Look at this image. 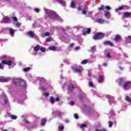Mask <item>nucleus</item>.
Returning <instances> with one entry per match:
<instances>
[{"instance_id": "obj_1", "label": "nucleus", "mask_w": 131, "mask_h": 131, "mask_svg": "<svg viewBox=\"0 0 131 131\" xmlns=\"http://www.w3.org/2000/svg\"><path fill=\"white\" fill-rule=\"evenodd\" d=\"M45 13L47 17H49V18H51L53 20H58V21H61V18L57 14L55 13V12L47 9H45Z\"/></svg>"}, {"instance_id": "obj_2", "label": "nucleus", "mask_w": 131, "mask_h": 131, "mask_svg": "<svg viewBox=\"0 0 131 131\" xmlns=\"http://www.w3.org/2000/svg\"><path fill=\"white\" fill-rule=\"evenodd\" d=\"M14 82L15 85H18V83H20V86H22L23 88H26V83L23 80L20 79H15Z\"/></svg>"}, {"instance_id": "obj_3", "label": "nucleus", "mask_w": 131, "mask_h": 131, "mask_svg": "<svg viewBox=\"0 0 131 131\" xmlns=\"http://www.w3.org/2000/svg\"><path fill=\"white\" fill-rule=\"evenodd\" d=\"M103 37H104V34L102 33H98L93 36V38L95 40L101 39V38H103Z\"/></svg>"}, {"instance_id": "obj_4", "label": "nucleus", "mask_w": 131, "mask_h": 131, "mask_svg": "<svg viewBox=\"0 0 131 131\" xmlns=\"http://www.w3.org/2000/svg\"><path fill=\"white\" fill-rule=\"evenodd\" d=\"M50 101L51 104H55V102H59V101H60V98H59V97H56L55 99H54V97H51Z\"/></svg>"}, {"instance_id": "obj_5", "label": "nucleus", "mask_w": 131, "mask_h": 131, "mask_svg": "<svg viewBox=\"0 0 131 131\" xmlns=\"http://www.w3.org/2000/svg\"><path fill=\"white\" fill-rule=\"evenodd\" d=\"M53 115L56 116V117H59L62 115V114L60 112V111H55L52 113Z\"/></svg>"}, {"instance_id": "obj_6", "label": "nucleus", "mask_w": 131, "mask_h": 131, "mask_svg": "<svg viewBox=\"0 0 131 131\" xmlns=\"http://www.w3.org/2000/svg\"><path fill=\"white\" fill-rule=\"evenodd\" d=\"M10 80V78L8 77H3L0 78L1 82H7V81H9Z\"/></svg>"}, {"instance_id": "obj_7", "label": "nucleus", "mask_w": 131, "mask_h": 131, "mask_svg": "<svg viewBox=\"0 0 131 131\" xmlns=\"http://www.w3.org/2000/svg\"><path fill=\"white\" fill-rule=\"evenodd\" d=\"M2 63L3 64L8 65V66H11L12 65V61L11 60H3Z\"/></svg>"}, {"instance_id": "obj_8", "label": "nucleus", "mask_w": 131, "mask_h": 131, "mask_svg": "<svg viewBox=\"0 0 131 131\" xmlns=\"http://www.w3.org/2000/svg\"><path fill=\"white\" fill-rule=\"evenodd\" d=\"M130 86H131V82H127L124 83V88L125 89H128Z\"/></svg>"}, {"instance_id": "obj_9", "label": "nucleus", "mask_w": 131, "mask_h": 131, "mask_svg": "<svg viewBox=\"0 0 131 131\" xmlns=\"http://www.w3.org/2000/svg\"><path fill=\"white\" fill-rule=\"evenodd\" d=\"M129 17H131V13L125 12L123 15V19H124V18H129Z\"/></svg>"}, {"instance_id": "obj_10", "label": "nucleus", "mask_w": 131, "mask_h": 131, "mask_svg": "<svg viewBox=\"0 0 131 131\" xmlns=\"http://www.w3.org/2000/svg\"><path fill=\"white\" fill-rule=\"evenodd\" d=\"M2 98H3L5 101V104H8V98H7V97L6 96V94L4 93H3L2 95H1Z\"/></svg>"}, {"instance_id": "obj_11", "label": "nucleus", "mask_w": 131, "mask_h": 131, "mask_svg": "<svg viewBox=\"0 0 131 131\" xmlns=\"http://www.w3.org/2000/svg\"><path fill=\"white\" fill-rule=\"evenodd\" d=\"M1 22L2 23H9L10 18L9 17H4Z\"/></svg>"}, {"instance_id": "obj_12", "label": "nucleus", "mask_w": 131, "mask_h": 131, "mask_svg": "<svg viewBox=\"0 0 131 131\" xmlns=\"http://www.w3.org/2000/svg\"><path fill=\"white\" fill-rule=\"evenodd\" d=\"M84 30L85 31L83 32V35H85L86 34H89L90 32H91V29L89 28L85 29Z\"/></svg>"}, {"instance_id": "obj_13", "label": "nucleus", "mask_w": 131, "mask_h": 131, "mask_svg": "<svg viewBox=\"0 0 131 131\" xmlns=\"http://www.w3.org/2000/svg\"><path fill=\"white\" fill-rule=\"evenodd\" d=\"M108 99L110 100V104H111L112 103H114V98L111 96H109Z\"/></svg>"}, {"instance_id": "obj_14", "label": "nucleus", "mask_w": 131, "mask_h": 131, "mask_svg": "<svg viewBox=\"0 0 131 131\" xmlns=\"http://www.w3.org/2000/svg\"><path fill=\"white\" fill-rule=\"evenodd\" d=\"M126 6H122L120 7H119L118 9H116V12H118V11H121V10H124V9H126Z\"/></svg>"}, {"instance_id": "obj_15", "label": "nucleus", "mask_w": 131, "mask_h": 131, "mask_svg": "<svg viewBox=\"0 0 131 131\" xmlns=\"http://www.w3.org/2000/svg\"><path fill=\"white\" fill-rule=\"evenodd\" d=\"M103 81H104V76L100 75L98 79V82L101 83V82H103Z\"/></svg>"}, {"instance_id": "obj_16", "label": "nucleus", "mask_w": 131, "mask_h": 131, "mask_svg": "<svg viewBox=\"0 0 131 131\" xmlns=\"http://www.w3.org/2000/svg\"><path fill=\"white\" fill-rule=\"evenodd\" d=\"M28 34L29 35V36H30V37H34V36H35V34L33 32H28Z\"/></svg>"}, {"instance_id": "obj_17", "label": "nucleus", "mask_w": 131, "mask_h": 131, "mask_svg": "<svg viewBox=\"0 0 131 131\" xmlns=\"http://www.w3.org/2000/svg\"><path fill=\"white\" fill-rule=\"evenodd\" d=\"M96 21L97 22H98V23H100V24H103V23L105 22V20L104 19H102L100 18L97 19Z\"/></svg>"}, {"instance_id": "obj_18", "label": "nucleus", "mask_w": 131, "mask_h": 131, "mask_svg": "<svg viewBox=\"0 0 131 131\" xmlns=\"http://www.w3.org/2000/svg\"><path fill=\"white\" fill-rule=\"evenodd\" d=\"M104 44L105 45V46H111V47H112V46H113V43L110 41L104 42Z\"/></svg>"}, {"instance_id": "obj_19", "label": "nucleus", "mask_w": 131, "mask_h": 131, "mask_svg": "<svg viewBox=\"0 0 131 131\" xmlns=\"http://www.w3.org/2000/svg\"><path fill=\"white\" fill-rule=\"evenodd\" d=\"M39 49H40V46L39 45H37L34 48V52H37V51H39Z\"/></svg>"}, {"instance_id": "obj_20", "label": "nucleus", "mask_w": 131, "mask_h": 131, "mask_svg": "<svg viewBox=\"0 0 131 131\" xmlns=\"http://www.w3.org/2000/svg\"><path fill=\"white\" fill-rule=\"evenodd\" d=\"M73 70L75 72H81L83 70L82 68H80V69H74Z\"/></svg>"}, {"instance_id": "obj_21", "label": "nucleus", "mask_w": 131, "mask_h": 131, "mask_svg": "<svg viewBox=\"0 0 131 131\" xmlns=\"http://www.w3.org/2000/svg\"><path fill=\"white\" fill-rule=\"evenodd\" d=\"M74 90V87L72 85H69V90L71 93H72V91Z\"/></svg>"}, {"instance_id": "obj_22", "label": "nucleus", "mask_w": 131, "mask_h": 131, "mask_svg": "<svg viewBox=\"0 0 131 131\" xmlns=\"http://www.w3.org/2000/svg\"><path fill=\"white\" fill-rule=\"evenodd\" d=\"M104 15L105 17H106L107 18H110V12L108 11H105Z\"/></svg>"}, {"instance_id": "obj_23", "label": "nucleus", "mask_w": 131, "mask_h": 131, "mask_svg": "<svg viewBox=\"0 0 131 131\" xmlns=\"http://www.w3.org/2000/svg\"><path fill=\"white\" fill-rule=\"evenodd\" d=\"M126 41L128 43H130L131 42V36H128L127 38H126Z\"/></svg>"}, {"instance_id": "obj_24", "label": "nucleus", "mask_w": 131, "mask_h": 131, "mask_svg": "<svg viewBox=\"0 0 131 131\" xmlns=\"http://www.w3.org/2000/svg\"><path fill=\"white\" fill-rule=\"evenodd\" d=\"M49 50L50 51H57V48L55 46H51L49 47Z\"/></svg>"}, {"instance_id": "obj_25", "label": "nucleus", "mask_w": 131, "mask_h": 131, "mask_svg": "<svg viewBox=\"0 0 131 131\" xmlns=\"http://www.w3.org/2000/svg\"><path fill=\"white\" fill-rule=\"evenodd\" d=\"M46 122H47V119H42L41 125H45Z\"/></svg>"}, {"instance_id": "obj_26", "label": "nucleus", "mask_w": 131, "mask_h": 131, "mask_svg": "<svg viewBox=\"0 0 131 131\" xmlns=\"http://www.w3.org/2000/svg\"><path fill=\"white\" fill-rule=\"evenodd\" d=\"M91 62V60H84L81 62V64H86L87 63H90Z\"/></svg>"}, {"instance_id": "obj_27", "label": "nucleus", "mask_w": 131, "mask_h": 131, "mask_svg": "<svg viewBox=\"0 0 131 131\" xmlns=\"http://www.w3.org/2000/svg\"><path fill=\"white\" fill-rule=\"evenodd\" d=\"M9 33L10 35H11L12 36H14V30L10 29L9 31Z\"/></svg>"}, {"instance_id": "obj_28", "label": "nucleus", "mask_w": 131, "mask_h": 131, "mask_svg": "<svg viewBox=\"0 0 131 131\" xmlns=\"http://www.w3.org/2000/svg\"><path fill=\"white\" fill-rule=\"evenodd\" d=\"M91 52H92V53H94V52H96V47H92Z\"/></svg>"}, {"instance_id": "obj_29", "label": "nucleus", "mask_w": 131, "mask_h": 131, "mask_svg": "<svg viewBox=\"0 0 131 131\" xmlns=\"http://www.w3.org/2000/svg\"><path fill=\"white\" fill-rule=\"evenodd\" d=\"M125 100H126V101L129 102V103H131V99L128 96H126L125 97Z\"/></svg>"}, {"instance_id": "obj_30", "label": "nucleus", "mask_w": 131, "mask_h": 131, "mask_svg": "<svg viewBox=\"0 0 131 131\" xmlns=\"http://www.w3.org/2000/svg\"><path fill=\"white\" fill-rule=\"evenodd\" d=\"M120 36L118 35H116L115 38V40H119Z\"/></svg>"}, {"instance_id": "obj_31", "label": "nucleus", "mask_w": 131, "mask_h": 131, "mask_svg": "<svg viewBox=\"0 0 131 131\" xmlns=\"http://www.w3.org/2000/svg\"><path fill=\"white\" fill-rule=\"evenodd\" d=\"M71 8H75V4H74L73 2H71Z\"/></svg>"}, {"instance_id": "obj_32", "label": "nucleus", "mask_w": 131, "mask_h": 131, "mask_svg": "<svg viewBox=\"0 0 131 131\" xmlns=\"http://www.w3.org/2000/svg\"><path fill=\"white\" fill-rule=\"evenodd\" d=\"M89 86H91V88H94V83H93L92 82H89Z\"/></svg>"}, {"instance_id": "obj_33", "label": "nucleus", "mask_w": 131, "mask_h": 131, "mask_svg": "<svg viewBox=\"0 0 131 131\" xmlns=\"http://www.w3.org/2000/svg\"><path fill=\"white\" fill-rule=\"evenodd\" d=\"M108 123L109 127H112V125H113V123H112V122L111 121H109Z\"/></svg>"}, {"instance_id": "obj_34", "label": "nucleus", "mask_w": 131, "mask_h": 131, "mask_svg": "<svg viewBox=\"0 0 131 131\" xmlns=\"http://www.w3.org/2000/svg\"><path fill=\"white\" fill-rule=\"evenodd\" d=\"M30 69V68L28 67L25 69H24V71H25V72H27V71H29Z\"/></svg>"}, {"instance_id": "obj_35", "label": "nucleus", "mask_w": 131, "mask_h": 131, "mask_svg": "<svg viewBox=\"0 0 131 131\" xmlns=\"http://www.w3.org/2000/svg\"><path fill=\"white\" fill-rule=\"evenodd\" d=\"M10 117L11 119H17V117L16 116L11 115Z\"/></svg>"}, {"instance_id": "obj_36", "label": "nucleus", "mask_w": 131, "mask_h": 131, "mask_svg": "<svg viewBox=\"0 0 131 131\" xmlns=\"http://www.w3.org/2000/svg\"><path fill=\"white\" fill-rule=\"evenodd\" d=\"M86 127V124H82L80 125V128H83L84 127Z\"/></svg>"}, {"instance_id": "obj_37", "label": "nucleus", "mask_w": 131, "mask_h": 131, "mask_svg": "<svg viewBox=\"0 0 131 131\" xmlns=\"http://www.w3.org/2000/svg\"><path fill=\"white\" fill-rule=\"evenodd\" d=\"M40 50L42 52H46V49H45V48L43 47H40Z\"/></svg>"}, {"instance_id": "obj_38", "label": "nucleus", "mask_w": 131, "mask_h": 131, "mask_svg": "<svg viewBox=\"0 0 131 131\" xmlns=\"http://www.w3.org/2000/svg\"><path fill=\"white\" fill-rule=\"evenodd\" d=\"M57 2L59 3V4H60L61 5H62V6L64 5V3H63V2H62L61 1L57 0Z\"/></svg>"}, {"instance_id": "obj_39", "label": "nucleus", "mask_w": 131, "mask_h": 131, "mask_svg": "<svg viewBox=\"0 0 131 131\" xmlns=\"http://www.w3.org/2000/svg\"><path fill=\"white\" fill-rule=\"evenodd\" d=\"M50 35V33L46 32L43 34V36H49Z\"/></svg>"}, {"instance_id": "obj_40", "label": "nucleus", "mask_w": 131, "mask_h": 131, "mask_svg": "<svg viewBox=\"0 0 131 131\" xmlns=\"http://www.w3.org/2000/svg\"><path fill=\"white\" fill-rule=\"evenodd\" d=\"M104 10H105V8L103 6L99 9V11H104Z\"/></svg>"}, {"instance_id": "obj_41", "label": "nucleus", "mask_w": 131, "mask_h": 131, "mask_svg": "<svg viewBox=\"0 0 131 131\" xmlns=\"http://www.w3.org/2000/svg\"><path fill=\"white\" fill-rule=\"evenodd\" d=\"M59 130H63V129H64V126H59Z\"/></svg>"}, {"instance_id": "obj_42", "label": "nucleus", "mask_w": 131, "mask_h": 131, "mask_svg": "<svg viewBox=\"0 0 131 131\" xmlns=\"http://www.w3.org/2000/svg\"><path fill=\"white\" fill-rule=\"evenodd\" d=\"M47 41H52V38L49 37L46 39Z\"/></svg>"}, {"instance_id": "obj_43", "label": "nucleus", "mask_w": 131, "mask_h": 131, "mask_svg": "<svg viewBox=\"0 0 131 131\" xmlns=\"http://www.w3.org/2000/svg\"><path fill=\"white\" fill-rule=\"evenodd\" d=\"M105 9H106V10H107V11H109V10H111V8H110V7H109V6H106V7H105Z\"/></svg>"}, {"instance_id": "obj_44", "label": "nucleus", "mask_w": 131, "mask_h": 131, "mask_svg": "<svg viewBox=\"0 0 131 131\" xmlns=\"http://www.w3.org/2000/svg\"><path fill=\"white\" fill-rule=\"evenodd\" d=\"M35 12H36V13H38L39 12V9H37V8H35L34 9Z\"/></svg>"}, {"instance_id": "obj_45", "label": "nucleus", "mask_w": 131, "mask_h": 131, "mask_svg": "<svg viewBox=\"0 0 131 131\" xmlns=\"http://www.w3.org/2000/svg\"><path fill=\"white\" fill-rule=\"evenodd\" d=\"M12 19L13 21H18V19H17L16 17H12Z\"/></svg>"}, {"instance_id": "obj_46", "label": "nucleus", "mask_w": 131, "mask_h": 131, "mask_svg": "<svg viewBox=\"0 0 131 131\" xmlns=\"http://www.w3.org/2000/svg\"><path fill=\"white\" fill-rule=\"evenodd\" d=\"M82 14H83V15H85V14H86V11L84 10L82 11Z\"/></svg>"}, {"instance_id": "obj_47", "label": "nucleus", "mask_w": 131, "mask_h": 131, "mask_svg": "<svg viewBox=\"0 0 131 131\" xmlns=\"http://www.w3.org/2000/svg\"><path fill=\"white\" fill-rule=\"evenodd\" d=\"M20 25H21V24L17 23L16 24H15V26H16V27H19V26H20Z\"/></svg>"}, {"instance_id": "obj_48", "label": "nucleus", "mask_w": 131, "mask_h": 131, "mask_svg": "<svg viewBox=\"0 0 131 131\" xmlns=\"http://www.w3.org/2000/svg\"><path fill=\"white\" fill-rule=\"evenodd\" d=\"M49 93H44V96H45V97H49Z\"/></svg>"}, {"instance_id": "obj_49", "label": "nucleus", "mask_w": 131, "mask_h": 131, "mask_svg": "<svg viewBox=\"0 0 131 131\" xmlns=\"http://www.w3.org/2000/svg\"><path fill=\"white\" fill-rule=\"evenodd\" d=\"M4 66L2 63H0V69H4Z\"/></svg>"}, {"instance_id": "obj_50", "label": "nucleus", "mask_w": 131, "mask_h": 131, "mask_svg": "<svg viewBox=\"0 0 131 131\" xmlns=\"http://www.w3.org/2000/svg\"><path fill=\"white\" fill-rule=\"evenodd\" d=\"M111 57V55H110V54L108 53V54H107L106 55V58H110Z\"/></svg>"}, {"instance_id": "obj_51", "label": "nucleus", "mask_w": 131, "mask_h": 131, "mask_svg": "<svg viewBox=\"0 0 131 131\" xmlns=\"http://www.w3.org/2000/svg\"><path fill=\"white\" fill-rule=\"evenodd\" d=\"M74 117H75V118H76V119H78V115L75 114Z\"/></svg>"}, {"instance_id": "obj_52", "label": "nucleus", "mask_w": 131, "mask_h": 131, "mask_svg": "<svg viewBox=\"0 0 131 131\" xmlns=\"http://www.w3.org/2000/svg\"><path fill=\"white\" fill-rule=\"evenodd\" d=\"M70 104L71 105V106H73V105H74V101H71Z\"/></svg>"}, {"instance_id": "obj_53", "label": "nucleus", "mask_w": 131, "mask_h": 131, "mask_svg": "<svg viewBox=\"0 0 131 131\" xmlns=\"http://www.w3.org/2000/svg\"><path fill=\"white\" fill-rule=\"evenodd\" d=\"M96 131H106V129H102L101 130L96 129Z\"/></svg>"}, {"instance_id": "obj_54", "label": "nucleus", "mask_w": 131, "mask_h": 131, "mask_svg": "<svg viewBox=\"0 0 131 131\" xmlns=\"http://www.w3.org/2000/svg\"><path fill=\"white\" fill-rule=\"evenodd\" d=\"M32 55H34L35 56H36V55H37V52H34L32 53Z\"/></svg>"}, {"instance_id": "obj_55", "label": "nucleus", "mask_w": 131, "mask_h": 131, "mask_svg": "<svg viewBox=\"0 0 131 131\" xmlns=\"http://www.w3.org/2000/svg\"><path fill=\"white\" fill-rule=\"evenodd\" d=\"M122 81V79H119V84H121V82Z\"/></svg>"}, {"instance_id": "obj_56", "label": "nucleus", "mask_w": 131, "mask_h": 131, "mask_svg": "<svg viewBox=\"0 0 131 131\" xmlns=\"http://www.w3.org/2000/svg\"><path fill=\"white\" fill-rule=\"evenodd\" d=\"M88 75H89V76H92V73H91V72L89 71Z\"/></svg>"}, {"instance_id": "obj_57", "label": "nucleus", "mask_w": 131, "mask_h": 131, "mask_svg": "<svg viewBox=\"0 0 131 131\" xmlns=\"http://www.w3.org/2000/svg\"><path fill=\"white\" fill-rule=\"evenodd\" d=\"M110 114H112V115L113 116H114V113L113 112V111H112V112H110Z\"/></svg>"}, {"instance_id": "obj_58", "label": "nucleus", "mask_w": 131, "mask_h": 131, "mask_svg": "<svg viewBox=\"0 0 131 131\" xmlns=\"http://www.w3.org/2000/svg\"><path fill=\"white\" fill-rule=\"evenodd\" d=\"M74 46V44L71 43V44L70 45V48H72V47H73Z\"/></svg>"}, {"instance_id": "obj_59", "label": "nucleus", "mask_w": 131, "mask_h": 131, "mask_svg": "<svg viewBox=\"0 0 131 131\" xmlns=\"http://www.w3.org/2000/svg\"><path fill=\"white\" fill-rule=\"evenodd\" d=\"M75 50H79V47H76Z\"/></svg>"}, {"instance_id": "obj_60", "label": "nucleus", "mask_w": 131, "mask_h": 131, "mask_svg": "<svg viewBox=\"0 0 131 131\" xmlns=\"http://www.w3.org/2000/svg\"><path fill=\"white\" fill-rule=\"evenodd\" d=\"M41 90H42V91H46V89L45 88V87H42Z\"/></svg>"}, {"instance_id": "obj_61", "label": "nucleus", "mask_w": 131, "mask_h": 131, "mask_svg": "<svg viewBox=\"0 0 131 131\" xmlns=\"http://www.w3.org/2000/svg\"><path fill=\"white\" fill-rule=\"evenodd\" d=\"M103 66H107V63H103Z\"/></svg>"}, {"instance_id": "obj_62", "label": "nucleus", "mask_w": 131, "mask_h": 131, "mask_svg": "<svg viewBox=\"0 0 131 131\" xmlns=\"http://www.w3.org/2000/svg\"><path fill=\"white\" fill-rule=\"evenodd\" d=\"M25 122H26V123H29V122L28 121H27V120H26Z\"/></svg>"}, {"instance_id": "obj_63", "label": "nucleus", "mask_w": 131, "mask_h": 131, "mask_svg": "<svg viewBox=\"0 0 131 131\" xmlns=\"http://www.w3.org/2000/svg\"><path fill=\"white\" fill-rule=\"evenodd\" d=\"M64 62H65V63H68V60H64Z\"/></svg>"}, {"instance_id": "obj_64", "label": "nucleus", "mask_w": 131, "mask_h": 131, "mask_svg": "<svg viewBox=\"0 0 131 131\" xmlns=\"http://www.w3.org/2000/svg\"><path fill=\"white\" fill-rule=\"evenodd\" d=\"M91 57H93V55H91Z\"/></svg>"}]
</instances>
